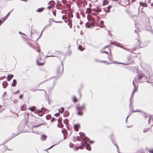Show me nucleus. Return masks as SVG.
<instances>
[{
    "instance_id": "24",
    "label": "nucleus",
    "mask_w": 153,
    "mask_h": 153,
    "mask_svg": "<svg viewBox=\"0 0 153 153\" xmlns=\"http://www.w3.org/2000/svg\"><path fill=\"white\" fill-rule=\"evenodd\" d=\"M51 118V116L50 115H48L46 117V118L47 120H49Z\"/></svg>"
},
{
    "instance_id": "18",
    "label": "nucleus",
    "mask_w": 153,
    "mask_h": 153,
    "mask_svg": "<svg viewBox=\"0 0 153 153\" xmlns=\"http://www.w3.org/2000/svg\"><path fill=\"white\" fill-rule=\"evenodd\" d=\"M61 142V141H59V142H57L56 144H54V145L51 146L47 150H48V149H50L52 148H53L56 145H58V144H59V143L60 142Z\"/></svg>"
},
{
    "instance_id": "2",
    "label": "nucleus",
    "mask_w": 153,
    "mask_h": 153,
    "mask_svg": "<svg viewBox=\"0 0 153 153\" xmlns=\"http://www.w3.org/2000/svg\"><path fill=\"white\" fill-rule=\"evenodd\" d=\"M79 134L80 136L82 138V139H83V143H84V145L85 144H87L88 142H89L91 143H92V142L89 141V140L88 138L87 137H85V135L84 133L79 132ZM86 148L89 151H90L91 149V147L88 144H86Z\"/></svg>"
},
{
    "instance_id": "62",
    "label": "nucleus",
    "mask_w": 153,
    "mask_h": 153,
    "mask_svg": "<svg viewBox=\"0 0 153 153\" xmlns=\"http://www.w3.org/2000/svg\"><path fill=\"white\" fill-rule=\"evenodd\" d=\"M79 147H80V149H83V148H82V146H80Z\"/></svg>"
},
{
    "instance_id": "40",
    "label": "nucleus",
    "mask_w": 153,
    "mask_h": 153,
    "mask_svg": "<svg viewBox=\"0 0 153 153\" xmlns=\"http://www.w3.org/2000/svg\"><path fill=\"white\" fill-rule=\"evenodd\" d=\"M111 7H112V6L111 5H109L107 7L108 9L110 10V9Z\"/></svg>"
},
{
    "instance_id": "61",
    "label": "nucleus",
    "mask_w": 153,
    "mask_h": 153,
    "mask_svg": "<svg viewBox=\"0 0 153 153\" xmlns=\"http://www.w3.org/2000/svg\"><path fill=\"white\" fill-rule=\"evenodd\" d=\"M82 22H81V20H80V25H82Z\"/></svg>"
},
{
    "instance_id": "31",
    "label": "nucleus",
    "mask_w": 153,
    "mask_h": 153,
    "mask_svg": "<svg viewBox=\"0 0 153 153\" xmlns=\"http://www.w3.org/2000/svg\"><path fill=\"white\" fill-rule=\"evenodd\" d=\"M13 138V137H11L10 138L7 139L6 141H5V142L3 143V144H4L6 143H7L8 141H9L11 139Z\"/></svg>"
},
{
    "instance_id": "6",
    "label": "nucleus",
    "mask_w": 153,
    "mask_h": 153,
    "mask_svg": "<svg viewBox=\"0 0 153 153\" xmlns=\"http://www.w3.org/2000/svg\"><path fill=\"white\" fill-rule=\"evenodd\" d=\"M93 10L98 13L101 11V9L99 7H97L96 8H94Z\"/></svg>"
},
{
    "instance_id": "30",
    "label": "nucleus",
    "mask_w": 153,
    "mask_h": 153,
    "mask_svg": "<svg viewBox=\"0 0 153 153\" xmlns=\"http://www.w3.org/2000/svg\"><path fill=\"white\" fill-rule=\"evenodd\" d=\"M104 11L105 12H106L107 13H108V12H110V10H108V9L107 8V9H105V8H104Z\"/></svg>"
},
{
    "instance_id": "53",
    "label": "nucleus",
    "mask_w": 153,
    "mask_h": 153,
    "mask_svg": "<svg viewBox=\"0 0 153 153\" xmlns=\"http://www.w3.org/2000/svg\"><path fill=\"white\" fill-rule=\"evenodd\" d=\"M54 56H46V57H53Z\"/></svg>"
},
{
    "instance_id": "7",
    "label": "nucleus",
    "mask_w": 153,
    "mask_h": 153,
    "mask_svg": "<svg viewBox=\"0 0 153 153\" xmlns=\"http://www.w3.org/2000/svg\"><path fill=\"white\" fill-rule=\"evenodd\" d=\"M80 126L79 124H75L74 126L75 130L76 131H78V128Z\"/></svg>"
},
{
    "instance_id": "11",
    "label": "nucleus",
    "mask_w": 153,
    "mask_h": 153,
    "mask_svg": "<svg viewBox=\"0 0 153 153\" xmlns=\"http://www.w3.org/2000/svg\"><path fill=\"white\" fill-rule=\"evenodd\" d=\"M13 74L9 75L7 77V80L8 81H10L13 77Z\"/></svg>"
},
{
    "instance_id": "28",
    "label": "nucleus",
    "mask_w": 153,
    "mask_h": 153,
    "mask_svg": "<svg viewBox=\"0 0 153 153\" xmlns=\"http://www.w3.org/2000/svg\"><path fill=\"white\" fill-rule=\"evenodd\" d=\"M74 145L71 143H69V146L70 148H73L74 147Z\"/></svg>"
},
{
    "instance_id": "50",
    "label": "nucleus",
    "mask_w": 153,
    "mask_h": 153,
    "mask_svg": "<svg viewBox=\"0 0 153 153\" xmlns=\"http://www.w3.org/2000/svg\"><path fill=\"white\" fill-rule=\"evenodd\" d=\"M78 149H79L78 147H76V148H74V150H78Z\"/></svg>"
},
{
    "instance_id": "63",
    "label": "nucleus",
    "mask_w": 153,
    "mask_h": 153,
    "mask_svg": "<svg viewBox=\"0 0 153 153\" xmlns=\"http://www.w3.org/2000/svg\"><path fill=\"white\" fill-rule=\"evenodd\" d=\"M115 43H114V42H111V44H114V45H115Z\"/></svg>"
},
{
    "instance_id": "20",
    "label": "nucleus",
    "mask_w": 153,
    "mask_h": 153,
    "mask_svg": "<svg viewBox=\"0 0 153 153\" xmlns=\"http://www.w3.org/2000/svg\"><path fill=\"white\" fill-rule=\"evenodd\" d=\"M58 124L57 125L58 127L60 128H62V126H59V124H60V123L61 122V120L60 119H59L58 120Z\"/></svg>"
},
{
    "instance_id": "45",
    "label": "nucleus",
    "mask_w": 153,
    "mask_h": 153,
    "mask_svg": "<svg viewBox=\"0 0 153 153\" xmlns=\"http://www.w3.org/2000/svg\"><path fill=\"white\" fill-rule=\"evenodd\" d=\"M150 153H153V150H149Z\"/></svg>"
},
{
    "instance_id": "48",
    "label": "nucleus",
    "mask_w": 153,
    "mask_h": 153,
    "mask_svg": "<svg viewBox=\"0 0 153 153\" xmlns=\"http://www.w3.org/2000/svg\"><path fill=\"white\" fill-rule=\"evenodd\" d=\"M148 117V116L146 114H144V117L145 118H146L147 117Z\"/></svg>"
},
{
    "instance_id": "13",
    "label": "nucleus",
    "mask_w": 153,
    "mask_h": 153,
    "mask_svg": "<svg viewBox=\"0 0 153 153\" xmlns=\"http://www.w3.org/2000/svg\"><path fill=\"white\" fill-rule=\"evenodd\" d=\"M16 83L17 82L16 80L15 79H14L13 80V82L12 84V85L13 87H15L16 85Z\"/></svg>"
},
{
    "instance_id": "44",
    "label": "nucleus",
    "mask_w": 153,
    "mask_h": 153,
    "mask_svg": "<svg viewBox=\"0 0 153 153\" xmlns=\"http://www.w3.org/2000/svg\"><path fill=\"white\" fill-rule=\"evenodd\" d=\"M53 15L55 16H56V13L55 11V12L53 11Z\"/></svg>"
},
{
    "instance_id": "22",
    "label": "nucleus",
    "mask_w": 153,
    "mask_h": 153,
    "mask_svg": "<svg viewBox=\"0 0 153 153\" xmlns=\"http://www.w3.org/2000/svg\"><path fill=\"white\" fill-rule=\"evenodd\" d=\"M71 131L68 128V134H69L68 135L70 136L71 135Z\"/></svg>"
},
{
    "instance_id": "12",
    "label": "nucleus",
    "mask_w": 153,
    "mask_h": 153,
    "mask_svg": "<svg viewBox=\"0 0 153 153\" xmlns=\"http://www.w3.org/2000/svg\"><path fill=\"white\" fill-rule=\"evenodd\" d=\"M45 8L44 7H41L40 8H39L36 11L38 12H41L43 11V10L45 9Z\"/></svg>"
},
{
    "instance_id": "9",
    "label": "nucleus",
    "mask_w": 153,
    "mask_h": 153,
    "mask_svg": "<svg viewBox=\"0 0 153 153\" xmlns=\"http://www.w3.org/2000/svg\"><path fill=\"white\" fill-rule=\"evenodd\" d=\"M8 85V83L6 81H4L2 83L3 87L4 88H6Z\"/></svg>"
},
{
    "instance_id": "23",
    "label": "nucleus",
    "mask_w": 153,
    "mask_h": 153,
    "mask_svg": "<svg viewBox=\"0 0 153 153\" xmlns=\"http://www.w3.org/2000/svg\"><path fill=\"white\" fill-rule=\"evenodd\" d=\"M67 18V17L66 16L64 15L62 16V18L63 19H65L64 20V21L65 22H67V20H66Z\"/></svg>"
},
{
    "instance_id": "16",
    "label": "nucleus",
    "mask_w": 153,
    "mask_h": 153,
    "mask_svg": "<svg viewBox=\"0 0 153 153\" xmlns=\"http://www.w3.org/2000/svg\"><path fill=\"white\" fill-rule=\"evenodd\" d=\"M140 4L141 5H142L143 6L146 7L147 6V4L146 3H144L143 2H140Z\"/></svg>"
},
{
    "instance_id": "21",
    "label": "nucleus",
    "mask_w": 153,
    "mask_h": 153,
    "mask_svg": "<svg viewBox=\"0 0 153 153\" xmlns=\"http://www.w3.org/2000/svg\"><path fill=\"white\" fill-rule=\"evenodd\" d=\"M36 62H37L38 65L39 66L43 65L44 64V63H41L39 62V61L38 60H37Z\"/></svg>"
},
{
    "instance_id": "29",
    "label": "nucleus",
    "mask_w": 153,
    "mask_h": 153,
    "mask_svg": "<svg viewBox=\"0 0 153 153\" xmlns=\"http://www.w3.org/2000/svg\"><path fill=\"white\" fill-rule=\"evenodd\" d=\"M151 119L152 120H153V116H150L149 117V123L150 122V121L151 120Z\"/></svg>"
},
{
    "instance_id": "55",
    "label": "nucleus",
    "mask_w": 153,
    "mask_h": 153,
    "mask_svg": "<svg viewBox=\"0 0 153 153\" xmlns=\"http://www.w3.org/2000/svg\"><path fill=\"white\" fill-rule=\"evenodd\" d=\"M105 1L107 2V1L106 0H103V5H104V3L105 2Z\"/></svg>"
},
{
    "instance_id": "19",
    "label": "nucleus",
    "mask_w": 153,
    "mask_h": 153,
    "mask_svg": "<svg viewBox=\"0 0 153 153\" xmlns=\"http://www.w3.org/2000/svg\"><path fill=\"white\" fill-rule=\"evenodd\" d=\"M36 108L35 106H33L29 108V109L30 110L32 111H33Z\"/></svg>"
},
{
    "instance_id": "39",
    "label": "nucleus",
    "mask_w": 153,
    "mask_h": 153,
    "mask_svg": "<svg viewBox=\"0 0 153 153\" xmlns=\"http://www.w3.org/2000/svg\"><path fill=\"white\" fill-rule=\"evenodd\" d=\"M23 95V94H21L19 96V98L21 99L22 98Z\"/></svg>"
},
{
    "instance_id": "43",
    "label": "nucleus",
    "mask_w": 153,
    "mask_h": 153,
    "mask_svg": "<svg viewBox=\"0 0 153 153\" xmlns=\"http://www.w3.org/2000/svg\"><path fill=\"white\" fill-rule=\"evenodd\" d=\"M20 92V91L19 90H18L17 91H16L15 93V94H16L18 93H19Z\"/></svg>"
},
{
    "instance_id": "41",
    "label": "nucleus",
    "mask_w": 153,
    "mask_h": 153,
    "mask_svg": "<svg viewBox=\"0 0 153 153\" xmlns=\"http://www.w3.org/2000/svg\"><path fill=\"white\" fill-rule=\"evenodd\" d=\"M42 125V124H40V125ZM39 126V125H37V126H33L32 129H33V128L38 127Z\"/></svg>"
},
{
    "instance_id": "46",
    "label": "nucleus",
    "mask_w": 153,
    "mask_h": 153,
    "mask_svg": "<svg viewBox=\"0 0 153 153\" xmlns=\"http://www.w3.org/2000/svg\"><path fill=\"white\" fill-rule=\"evenodd\" d=\"M55 120V119L54 118H53L51 120V122H53Z\"/></svg>"
},
{
    "instance_id": "42",
    "label": "nucleus",
    "mask_w": 153,
    "mask_h": 153,
    "mask_svg": "<svg viewBox=\"0 0 153 153\" xmlns=\"http://www.w3.org/2000/svg\"><path fill=\"white\" fill-rule=\"evenodd\" d=\"M104 23V22L103 20H101L100 22V24H103Z\"/></svg>"
},
{
    "instance_id": "17",
    "label": "nucleus",
    "mask_w": 153,
    "mask_h": 153,
    "mask_svg": "<svg viewBox=\"0 0 153 153\" xmlns=\"http://www.w3.org/2000/svg\"><path fill=\"white\" fill-rule=\"evenodd\" d=\"M110 55H109V56H108V59H109L111 61H112V56L111 55V51L110 50Z\"/></svg>"
},
{
    "instance_id": "32",
    "label": "nucleus",
    "mask_w": 153,
    "mask_h": 153,
    "mask_svg": "<svg viewBox=\"0 0 153 153\" xmlns=\"http://www.w3.org/2000/svg\"><path fill=\"white\" fill-rule=\"evenodd\" d=\"M73 101L74 102H77V100L75 97H73Z\"/></svg>"
},
{
    "instance_id": "47",
    "label": "nucleus",
    "mask_w": 153,
    "mask_h": 153,
    "mask_svg": "<svg viewBox=\"0 0 153 153\" xmlns=\"http://www.w3.org/2000/svg\"><path fill=\"white\" fill-rule=\"evenodd\" d=\"M6 94V92H4V94H3V97H4V96H5Z\"/></svg>"
},
{
    "instance_id": "35",
    "label": "nucleus",
    "mask_w": 153,
    "mask_h": 153,
    "mask_svg": "<svg viewBox=\"0 0 153 153\" xmlns=\"http://www.w3.org/2000/svg\"><path fill=\"white\" fill-rule=\"evenodd\" d=\"M59 113V112L57 113H56L55 114L54 116L56 117H58V116H59V115H60Z\"/></svg>"
},
{
    "instance_id": "5",
    "label": "nucleus",
    "mask_w": 153,
    "mask_h": 153,
    "mask_svg": "<svg viewBox=\"0 0 153 153\" xmlns=\"http://www.w3.org/2000/svg\"><path fill=\"white\" fill-rule=\"evenodd\" d=\"M127 59L128 60L129 62L126 64H124L121 63H119L120 64H123L125 65H128L131 63H132L134 62L133 60L132 59V57H128L127 58Z\"/></svg>"
},
{
    "instance_id": "10",
    "label": "nucleus",
    "mask_w": 153,
    "mask_h": 153,
    "mask_svg": "<svg viewBox=\"0 0 153 153\" xmlns=\"http://www.w3.org/2000/svg\"><path fill=\"white\" fill-rule=\"evenodd\" d=\"M47 137V136L45 135H42L41 136L40 139L42 140H45L46 139Z\"/></svg>"
},
{
    "instance_id": "15",
    "label": "nucleus",
    "mask_w": 153,
    "mask_h": 153,
    "mask_svg": "<svg viewBox=\"0 0 153 153\" xmlns=\"http://www.w3.org/2000/svg\"><path fill=\"white\" fill-rule=\"evenodd\" d=\"M64 109L63 107H61L60 109H58L59 112L62 113L64 111Z\"/></svg>"
},
{
    "instance_id": "51",
    "label": "nucleus",
    "mask_w": 153,
    "mask_h": 153,
    "mask_svg": "<svg viewBox=\"0 0 153 153\" xmlns=\"http://www.w3.org/2000/svg\"><path fill=\"white\" fill-rule=\"evenodd\" d=\"M138 111H138V110L133 111H132V112H138Z\"/></svg>"
},
{
    "instance_id": "57",
    "label": "nucleus",
    "mask_w": 153,
    "mask_h": 153,
    "mask_svg": "<svg viewBox=\"0 0 153 153\" xmlns=\"http://www.w3.org/2000/svg\"><path fill=\"white\" fill-rule=\"evenodd\" d=\"M53 22H57V23H58V22H61L60 21H53Z\"/></svg>"
},
{
    "instance_id": "4",
    "label": "nucleus",
    "mask_w": 153,
    "mask_h": 153,
    "mask_svg": "<svg viewBox=\"0 0 153 153\" xmlns=\"http://www.w3.org/2000/svg\"><path fill=\"white\" fill-rule=\"evenodd\" d=\"M76 109L78 111V112H77V114L79 115H82V112H80V111L82 110L85 109V106L84 105H83L80 107L77 106L76 107Z\"/></svg>"
},
{
    "instance_id": "34",
    "label": "nucleus",
    "mask_w": 153,
    "mask_h": 153,
    "mask_svg": "<svg viewBox=\"0 0 153 153\" xmlns=\"http://www.w3.org/2000/svg\"><path fill=\"white\" fill-rule=\"evenodd\" d=\"M64 122L65 125H66V126H67V119H65L64 120Z\"/></svg>"
},
{
    "instance_id": "27",
    "label": "nucleus",
    "mask_w": 153,
    "mask_h": 153,
    "mask_svg": "<svg viewBox=\"0 0 153 153\" xmlns=\"http://www.w3.org/2000/svg\"><path fill=\"white\" fill-rule=\"evenodd\" d=\"M73 139V140L74 141H75L76 140H80L79 139V137H77V138L76 137H74Z\"/></svg>"
},
{
    "instance_id": "56",
    "label": "nucleus",
    "mask_w": 153,
    "mask_h": 153,
    "mask_svg": "<svg viewBox=\"0 0 153 153\" xmlns=\"http://www.w3.org/2000/svg\"><path fill=\"white\" fill-rule=\"evenodd\" d=\"M124 49L127 51H129V50L128 49H127V48H124Z\"/></svg>"
},
{
    "instance_id": "54",
    "label": "nucleus",
    "mask_w": 153,
    "mask_h": 153,
    "mask_svg": "<svg viewBox=\"0 0 153 153\" xmlns=\"http://www.w3.org/2000/svg\"><path fill=\"white\" fill-rule=\"evenodd\" d=\"M101 52L102 53H107L108 54V53L106 52V51H101Z\"/></svg>"
},
{
    "instance_id": "38",
    "label": "nucleus",
    "mask_w": 153,
    "mask_h": 153,
    "mask_svg": "<svg viewBox=\"0 0 153 153\" xmlns=\"http://www.w3.org/2000/svg\"><path fill=\"white\" fill-rule=\"evenodd\" d=\"M105 27V25L104 24H100V27L101 28L103 27Z\"/></svg>"
},
{
    "instance_id": "58",
    "label": "nucleus",
    "mask_w": 153,
    "mask_h": 153,
    "mask_svg": "<svg viewBox=\"0 0 153 153\" xmlns=\"http://www.w3.org/2000/svg\"><path fill=\"white\" fill-rule=\"evenodd\" d=\"M2 21L1 20H0V25H1V24H2Z\"/></svg>"
},
{
    "instance_id": "60",
    "label": "nucleus",
    "mask_w": 153,
    "mask_h": 153,
    "mask_svg": "<svg viewBox=\"0 0 153 153\" xmlns=\"http://www.w3.org/2000/svg\"><path fill=\"white\" fill-rule=\"evenodd\" d=\"M38 111H35V113L36 114H38Z\"/></svg>"
},
{
    "instance_id": "59",
    "label": "nucleus",
    "mask_w": 153,
    "mask_h": 153,
    "mask_svg": "<svg viewBox=\"0 0 153 153\" xmlns=\"http://www.w3.org/2000/svg\"><path fill=\"white\" fill-rule=\"evenodd\" d=\"M59 126H62V127L63 126L62 125V124L61 123H60V124H59Z\"/></svg>"
},
{
    "instance_id": "49",
    "label": "nucleus",
    "mask_w": 153,
    "mask_h": 153,
    "mask_svg": "<svg viewBox=\"0 0 153 153\" xmlns=\"http://www.w3.org/2000/svg\"><path fill=\"white\" fill-rule=\"evenodd\" d=\"M134 32L135 33H137L138 32V30H134Z\"/></svg>"
},
{
    "instance_id": "1",
    "label": "nucleus",
    "mask_w": 153,
    "mask_h": 153,
    "mask_svg": "<svg viewBox=\"0 0 153 153\" xmlns=\"http://www.w3.org/2000/svg\"><path fill=\"white\" fill-rule=\"evenodd\" d=\"M143 78L145 79H146L147 77L143 75V74H141L140 75H138L135 77L134 79L133 80V84L134 87V89L133 92H132L131 95V97L130 99V102H131V99L132 98V97H133V95H134V94L135 92L137 90L138 86L137 87L136 86V85L135 84V83H136L137 82H140V79Z\"/></svg>"
},
{
    "instance_id": "8",
    "label": "nucleus",
    "mask_w": 153,
    "mask_h": 153,
    "mask_svg": "<svg viewBox=\"0 0 153 153\" xmlns=\"http://www.w3.org/2000/svg\"><path fill=\"white\" fill-rule=\"evenodd\" d=\"M43 108H42L41 110H39L38 113V115L39 116H42L43 115V114L42 113V110H43Z\"/></svg>"
},
{
    "instance_id": "33",
    "label": "nucleus",
    "mask_w": 153,
    "mask_h": 153,
    "mask_svg": "<svg viewBox=\"0 0 153 153\" xmlns=\"http://www.w3.org/2000/svg\"><path fill=\"white\" fill-rule=\"evenodd\" d=\"M149 128H145L143 130V132H147L148 131H149Z\"/></svg>"
},
{
    "instance_id": "26",
    "label": "nucleus",
    "mask_w": 153,
    "mask_h": 153,
    "mask_svg": "<svg viewBox=\"0 0 153 153\" xmlns=\"http://www.w3.org/2000/svg\"><path fill=\"white\" fill-rule=\"evenodd\" d=\"M81 51H82L84 50V48L81 46L79 45L78 48Z\"/></svg>"
},
{
    "instance_id": "14",
    "label": "nucleus",
    "mask_w": 153,
    "mask_h": 153,
    "mask_svg": "<svg viewBox=\"0 0 153 153\" xmlns=\"http://www.w3.org/2000/svg\"><path fill=\"white\" fill-rule=\"evenodd\" d=\"M30 90L31 91H32L33 92H34V91H36V90L43 91L45 92V94H47V93H46V91L45 90H43V89H35V90H34L33 89H30Z\"/></svg>"
},
{
    "instance_id": "52",
    "label": "nucleus",
    "mask_w": 153,
    "mask_h": 153,
    "mask_svg": "<svg viewBox=\"0 0 153 153\" xmlns=\"http://www.w3.org/2000/svg\"><path fill=\"white\" fill-rule=\"evenodd\" d=\"M110 46V45H107L104 48V49H105V48H107V47H108L109 46Z\"/></svg>"
},
{
    "instance_id": "64",
    "label": "nucleus",
    "mask_w": 153,
    "mask_h": 153,
    "mask_svg": "<svg viewBox=\"0 0 153 153\" xmlns=\"http://www.w3.org/2000/svg\"><path fill=\"white\" fill-rule=\"evenodd\" d=\"M37 51L39 53L40 51V50H39V49H38V50H37Z\"/></svg>"
},
{
    "instance_id": "37",
    "label": "nucleus",
    "mask_w": 153,
    "mask_h": 153,
    "mask_svg": "<svg viewBox=\"0 0 153 153\" xmlns=\"http://www.w3.org/2000/svg\"><path fill=\"white\" fill-rule=\"evenodd\" d=\"M68 25L70 28H71L72 26V24H70L69 22L68 23Z\"/></svg>"
},
{
    "instance_id": "3",
    "label": "nucleus",
    "mask_w": 153,
    "mask_h": 153,
    "mask_svg": "<svg viewBox=\"0 0 153 153\" xmlns=\"http://www.w3.org/2000/svg\"><path fill=\"white\" fill-rule=\"evenodd\" d=\"M63 71V66L62 65L58 66L56 73L57 75L58 76H62V74Z\"/></svg>"
},
{
    "instance_id": "25",
    "label": "nucleus",
    "mask_w": 153,
    "mask_h": 153,
    "mask_svg": "<svg viewBox=\"0 0 153 153\" xmlns=\"http://www.w3.org/2000/svg\"><path fill=\"white\" fill-rule=\"evenodd\" d=\"M85 26L87 28H89L91 27L90 25H88L87 24V22L85 24Z\"/></svg>"
},
{
    "instance_id": "36",
    "label": "nucleus",
    "mask_w": 153,
    "mask_h": 153,
    "mask_svg": "<svg viewBox=\"0 0 153 153\" xmlns=\"http://www.w3.org/2000/svg\"><path fill=\"white\" fill-rule=\"evenodd\" d=\"M63 130H62V134H63L64 135V139H66V137H65V134L64 132H63Z\"/></svg>"
}]
</instances>
